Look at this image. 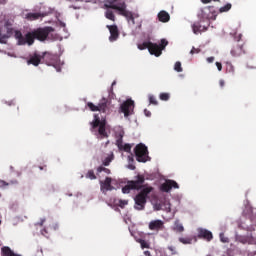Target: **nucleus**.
Here are the masks:
<instances>
[{
  "mask_svg": "<svg viewBox=\"0 0 256 256\" xmlns=\"http://www.w3.org/2000/svg\"><path fill=\"white\" fill-rule=\"evenodd\" d=\"M149 102H150V104H155V105L158 104V100H157L156 96H154L153 94L149 95Z\"/></svg>",
  "mask_w": 256,
  "mask_h": 256,
  "instance_id": "35",
  "label": "nucleus"
},
{
  "mask_svg": "<svg viewBox=\"0 0 256 256\" xmlns=\"http://www.w3.org/2000/svg\"><path fill=\"white\" fill-rule=\"evenodd\" d=\"M144 112H145L146 116H151V112H150V110H147V108L144 110Z\"/></svg>",
  "mask_w": 256,
  "mask_h": 256,
  "instance_id": "43",
  "label": "nucleus"
},
{
  "mask_svg": "<svg viewBox=\"0 0 256 256\" xmlns=\"http://www.w3.org/2000/svg\"><path fill=\"white\" fill-rule=\"evenodd\" d=\"M1 253L3 256H22V255H18L17 253H14V251H12L10 247H2Z\"/></svg>",
  "mask_w": 256,
  "mask_h": 256,
  "instance_id": "22",
  "label": "nucleus"
},
{
  "mask_svg": "<svg viewBox=\"0 0 256 256\" xmlns=\"http://www.w3.org/2000/svg\"><path fill=\"white\" fill-rule=\"evenodd\" d=\"M171 16L169 14V12H167L166 10H161L158 13V19L160 22H169Z\"/></svg>",
  "mask_w": 256,
  "mask_h": 256,
  "instance_id": "20",
  "label": "nucleus"
},
{
  "mask_svg": "<svg viewBox=\"0 0 256 256\" xmlns=\"http://www.w3.org/2000/svg\"><path fill=\"white\" fill-rule=\"evenodd\" d=\"M87 106L90 110H92V112H107L108 100L107 98H101L97 105L94 104V102H87Z\"/></svg>",
  "mask_w": 256,
  "mask_h": 256,
  "instance_id": "9",
  "label": "nucleus"
},
{
  "mask_svg": "<svg viewBox=\"0 0 256 256\" xmlns=\"http://www.w3.org/2000/svg\"><path fill=\"white\" fill-rule=\"evenodd\" d=\"M97 171L98 172H106V174H111V170H110V168H106V166L104 165V166H98V168H97Z\"/></svg>",
  "mask_w": 256,
  "mask_h": 256,
  "instance_id": "30",
  "label": "nucleus"
},
{
  "mask_svg": "<svg viewBox=\"0 0 256 256\" xmlns=\"http://www.w3.org/2000/svg\"><path fill=\"white\" fill-rule=\"evenodd\" d=\"M216 66H217L219 71H221L222 68H223V64H221V62H216Z\"/></svg>",
  "mask_w": 256,
  "mask_h": 256,
  "instance_id": "41",
  "label": "nucleus"
},
{
  "mask_svg": "<svg viewBox=\"0 0 256 256\" xmlns=\"http://www.w3.org/2000/svg\"><path fill=\"white\" fill-rule=\"evenodd\" d=\"M57 70H58V71H60V70H61V68H58Z\"/></svg>",
  "mask_w": 256,
  "mask_h": 256,
  "instance_id": "51",
  "label": "nucleus"
},
{
  "mask_svg": "<svg viewBox=\"0 0 256 256\" xmlns=\"http://www.w3.org/2000/svg\"><path fill=\"white\" fill-rule=\"evenodd\" d=\"M128 168H130L131 170H135L136 166H135V164H129Z\"/></svg>",
  "mask_w": 256,
  "mask_h": 256,
  "instance_id": "42",
  "label": "nucleus"
},
{
  "mask_svg": "<svg viewBox=\"0 0 256 256\" xmlns=\"http://www.w3.org/2000/svg\"><path fill=\"white\" fill-rule=\"evenodd\" d=\"M145 255L146 256H150V252L149 251H145Z\"/></svg>",
  "mask_w": 256,
  "mask_h": 256,
  "instance_id": "46",
  "label": "nucleus"
},
{
  "mask_svg": "<svg viewBox=\"0 0 256 256\" xmlns=\"http://www.w3.org/2000/svg\"><path fill=\"white\" fill-rule=\"evenodd\" d=\"M107 120L106 118H100L99 114L94 115V120L91 122V132L97 136V138H108L109 134L106 131Z\"/></svg>",
  "mask_w": 256,
  "mask_h": 256,
  "instance_id": "3",
  "label": "nucleus"
},
{
  "mask_svg": "<svg viewBox=\"0 0 256 256\" xmlns=\"http://www.w3.org/2000/svg\"><path fill=\"white\" fill-rule=\"evenodd\" d=\"M134 152L138 162H147L148 156V148L145 144H137L134 148Z\"/></svg>",
  "mask_w": 256,
  "mask_h": 256,
  "instance_id": "8",
  "label": "nucleus"
},
{
  "mask_svg": "<svg viewBox=\"0 0 256 256\" xmlns=\"http://www.w3.org/2000/svg\"><path fill=\"white\" fill-rule=\"evenodd\" d=\"M174 230L178 231V233H183L184 226L181 224V222H175Z\"/></svg>",
  "mask_w": 256,
  "mask_h": 256,
  "instance_id": "26",
  "label": "nucleus"
},
{
  "mask_svg": "<svg viewBox=\"0 0 256 256\" xmlns=\"http://www.w3.org/2000/svg\"><path fill=\"white\" fill-rule=\"evenodd\" d=\"M180 243H183L184 245H190L193 241V239L190 238V236H186L184 238V236H180V239H179Z\"/></svg>",
  "mask_w": 256,
  "mask_h": 256,
  "instance_id": "24",
  "label": "nucleus"
},
{
  "mask_svg": "<svg viewBox=\"0 0 256 256\" xmlns=\"http://www.w3.org/2000/svg\"><path fill=\"white\" fill-rule=\"evenodd\" d=\"M51 32H54L52 26L37 28L36 30H32V32H27L25 36L22 34L21 30H15L14 38H16L19 46H25L26 44L32 46L36 39L40 41L46 40Z\"/></svg>",
  "mask_w": 256,
  "mask_h": 256,
  "instance_id": "1",
  "label": "nucleus"
},
{
  "mask_svg": "<svg viewBox=\"0 0 256 256\" xmlns=\"http://www.w3.org/2000/svg\"><path fill=\"white\" fill-rule=\"evenodd\" d=\"M43 57L49 66H55L58 62V56H56L55 54L45 52Z\"/></svg>",
  "mask_w": 256,
  "mask_h": 256,
  "instance_id": "15",
  "label": "nucleus"
},
{
  "mask_svg": "<svg viewBox=\"0 0 256 256\" xmlns=\"http://www.w3.org/2000/svg\"><path fill=\"white\" fill-rule=\"evenodd\" d=\"M135 110V100L128 98L120 105V111L124 113V116H131Z\"/></svg>",
  "mask_w": 256,
  "mask_h": 256,
  "instance_id": "10",
  "label": "nucleus"
},
{
  "mask_svg": "<svg viewBox=\"0 0 256 256\" xmlns=\"http://www.w3.org/2000/svg\"><path fill=\"white\" fill-rule=\"evenodd\" d=\"M40 170H44V168H46V166H39Z\"/></svg>",
  "mask_w": 256,
  "mask_h": 256,
  "instance_id": "47",
  "label": "nucleus"
},
{
  "mask_svg": "<svg viewBox=\"0 0 256 256\" xmlns=\"http://www.w3.org/2000/svg\"><path fill=\"white\" fill-rule=\"evenodd\" d=\"M115 84H116V82H113V83H112V86H114Z\"/></svg>",
  "mask_w": 256,
  "mask_h": 256,
  "instance_id": "49",
  "label": "nucleus"
},
{
  "mask_svg": "<svg viewBox=\"0 0 256 256\" xmlns=\"http://www.w3.org/2000/svg\"><path fill=\"white\" fill-rule=\"evenodd\" d=\"M47 16L45 12H28V14L25 15L26 20H39L40 18H44Z\"/></svg>",
  "mask_w": 256,
  "mask_h": 256,
  "instance_id": "16",
  "label": "nucleus"
},
{
  "mask_svg": "<svg viewBox=\"0 0 256 256\" xmlns=\"http://www.w3.org/2000/svg\"><path fill=\"white\" fill-rule=\"evenodd\" d=\"M220 241H222V243H229L228 236H225L224 232H220Z\"/></svg>",
  "mask_w": 256,
  "mask_h": 256,
  "instance_id": "36",
  "label": "nucleus"
},
{
  "mask_svg": "<svg viewBox=\"0 0 256 256\" xmlns=\"http://www.w3.org/2000/svg\"><path fill=\"white\" fill-rule=\"evenodd\" d=\"M206 60L207 62L212 63L215 60V56H209L208 58H206Z\"/></svg>",
  "mask_w": 256,
  "mask_h": 256,
  "instance_id": "40",
  "label": "nucleus"
},
{
  "mask_svg": "<svg viewBox=\"0 0 256 256\" xmlns=\"http://www.w3.org/2000/svg\"><path fill=\"white\" fill-rule=\"evenodd\" d=\"M145 182V176L143 174H138L136 180H128L127 184L123 186L122 192L127 194L131 190L139 189L142 187V183Z\"/></svg>",
  "mask_w": 256,
  "mask_h": 256,
  "instance_id": "6",
  "label": "nucleus"
},
{
  "mask_svg": "<svg viewBox=\"0 0 256 256\" xmlns=\"http://www.w3.org/2000/svg\"><path fill=\"white\" fill-rule=\"evenodd\" d=\"M8 40L7 32L6 34H3V32H0V43L6 44Z\"/></svg>",
  "mask_w": 256,
  "mask_h": 256,
  "instance_id": "31",
  "label": "nucleus"
},
{
  "mask_svg": "<svg viewBox=\"0 0 256 256\" xmlns=\"http://www.w3.org/2000/svg\"><path fill=\"white\" fill-rule=\"evenodd\" d=\"M113 158H114V154H110L109 156H106V158H104V160H103L104 166H109V164H111Z\"/></svg>",
  "mask_w": 256,
  "mask_h": 256,
  "instance_id": "25",
  "label": "nucleus"
},
{
  "mask_svg": "<svg viewBox=\"0 0 256 256\" xmlns=\"http://www.w3.org/2000/svg\"><path fill=\"white\" fill-rule=\"evenodd\" d=\"M153 189V186H145L144 182H142L141 188L138 189L140 192L135 196V209H137V211H143V209H145L147 196Z\"/></svg>",
  "mask_w": 256,
  "mask_h": 256,
  "instance_id": "4",
  "label": "nucleus"
},
{
  "mask_svg": "<svg viewBox=\"0 0 256 256\" xmlns=\"http://www.w3.org/2000/svg\"><path fill=\"white\" fill-rule=\"evenodd\" d=\"M168 44V40H166V38H162L160 46L159 44L148 41L143 42L142 44H138V48L139 50H145L146 48H148L150 54H154L155 56H161L162 50H164L166 46H168Z\"/></svg>",
  "mask_w": 256,
  "mask_h": 256,
  "instance_id": "5",
  "label": "nucleus"
},
{
  "mask_svg": "<svg viewBox=\"0 0 256 256\" xmlns=\"http://www.w3.org/2000/svg\"><path fill=\"white\" fill-rule=\"evenodd\" d=\"M174 70H176L177 72H183V68H182L181 62H179V61L175 62Z\"/></svg>",
  "mask_w": 256,
  "mask_h": 256,
  "instance_id": "34",
  "label": "nucleus"
},
{
  "mask_svg": "<svg viewBox=\"0 0 256 256\" xmlns=\"http://www.w3.org/2000/svg\"><path fill=\"white\" fill-rule=\"evenodd\" d=\"M220 86L223 88L225 86V80L221 79L220 80Z\"/></svg>",
  "mask_w": 256,
  "mask_h": 256,
  "instance_id": "45",
  "label": "nucleus"
},
{
  "mask_svg": "<svg viewBox=\"0 0 256 256\" xmlns=\"http://www.w3.org/2000/svg\"><path fill=\"white\" fill-rule=\"evenodd\" d=\"M86 178H90L91 180H95V178H97L94 170H88V172L86 173Z\"/></svg>",
  "mask_w": 256,
  "mask_h": 256,
  "instance_id": "29",
  "label": "nucleus"
},
{
  "mask_svg": "<svg viewBox=\"0 0 256 256\" xmlns=\"http://www.w3.org/2000/svg\"><path fill=\"white\" fill-rule=\"evenodd\" d=\"M199 52H201L200 48H195V46H193L190 54H199Z\"/></svg>",
  "mask_w": 256,
  "mask_h": 256,
  "instance_id": "39",
  "label": "nucleus"
},
{
  "mask_svg": "<svg viewBox=\"0 0 256 256\" xmlns=\"http://www.w3.org/2000/svg\"><path fill=\"white\" fill-rule=\"evenodd\" d=\"M43 223H44V220H42V221L40 222V225H43Z\"/></svg>",
  "mask_w": 256,
  "mask_h": 256,
  "instance_id": "48",
  "label": "nucleus"
},
{
  "mask_svg": "<svg viewBox=\"0 0 256 256\" xmlns=\"http://www.w3.org/2000/svg\"><path fill=\"white\" fill-rule=\"evenodd\" d=\"M201 2H202L203 4H209L210 2H212V0H201Z\"/></svg>",
  "mask_w": 256,
  "mask_h": 256,
  "instance_id": "44",
  "label": "nucleus"
},
{
  "mask_svg": "<svg viewBox=\"0 0 256 256\" xmlns=\"http://www.w3.org/2000/svg\"><path fill=\"white\" fill-rule=\"evenodd\" d=\"M129 200H119V207L121 209H124V207H126V205H128Z\"/></svg>",
  "mask_w": 256,
  "mask_h": 256,
  "instance_id": "37",
  "label": "nucleus"
},
{
  "mask_svg": "<svg viewBox=\"0 0 256 256\" xmlns=\"http://www.w3.org/2000/svg\"><path fill=\"white\" fill-rule=\"evenodd\" d=\"M194 34H198V32H202L203 30H207L205 26H202L200 22H195L192 26Z\"/></svg>",
  "mask_w": 256,
  "mask_h": 256,
  "instance_id": "23",
  "label": "nucleus"
},
{
  "mask_svg": "<svg viewBox=\"0 0 256 256\" xmlns=\"http://www.w3.org/2000/svg\"><path fill=\"white\" fill-rule=\"evenodd\" d=\"M101 190H112V178L110 176H106L104 181L100 182Z\"/></svg>",
  "mask_w": 256,
  "mask_h": 256,
  "instance_id": "17",
  "label": "nucleus"
},
{
  "mask_svg": "<svg viewBox=\"0 0 256 256\" xmlns=\"http://www.w3.org/2000/svg\"><path fill=\"white\" fill-rule=\"evenodd\" d=\"M117 0H112L111 2H108L104 5L106 8L105 16L108 20H112L115 22L116 16L113 12V10H117L118 14L120 16H125L128 20H132V24H135V19L133 16V12L127 10V4L126 2H119V4H116Z\"/></svg>",
  "mask_w": 256,
  "mask_h": 256,
  "instance_id": "2",
  "label": "nucleus"
},
{
  "mask_svg": "<svg viewBox=\"0 0 256 256\" xmlns=\"http://www.w3.org/2000/svg\"><path fill=\"white\" fill-rule=\"evenodd\" d=\"M231 8H232V4L228 3L225 6H222L220 8V12H228L229 10H231Z\"/></svg>",
  "mask_w": 256,
  "mask_h": 256,
  "instance_id": "32",
  "label": "nucleus"
},
{
  "mask_svg": "<svg viewBox=\"0 0 256 256\" xmlns=\"http://www.w3.org/2000/svg\"><path fill=\"white\" fill-rule=\"evenodd\" d=\"M138 243L141 245L142 249H149L150 248L149 243H147V241H145L144 239H139Z\"/></svg>",
  "mask_w": 256,
  "mask_h": 256,
  "instance_id": "28",
  "label": "nucleus"
},
{
  "mask_svg": "<svg viewBox=\"0 0 256 256\" xmlns=\"http://www.w3.org/2000/svg\"><path fill=\"white\" fill-rule=\"evenodd\" d=\"M107 28L110 31V37L109 40L110 42H115V40H117V38H119V28L116 24H113L111 26H107Z\"/></svg>",
  "mask_w": 256,
  "mask_h": 256,
  "instance_id": "13",
  "label": "nucleus"
},
{
  "mask_svg": "<svg viewBox=\"0 0 256 256\" xmlns=\"http://www.w3.org/2000/svg\"><path fill=\"white\" fill-rule=\"evenodd\" d=\"M124 134H125L124 130H120V132L118 133V138L116 139V144L119 150H124V144H123Z\"/></svg>",
  "mask_w": 256,
  "mask_h": 256,
  "instance_id": "21",
  "label": "nucleus"
},
{
  "mask_svg": "<svg viewBox=\"0 0 256 256\" xmlns=\"http://www.w3.org/2000/svg\"><path fill=\"white\" fill-rule=\"evenodd\" d=\"M149 229L150 231H161V229H164L163 220H151L149 222Z\"/></svg>",
  "mask_w": 256,
  "mask_h": 256,
  "instance_id": "14",
  "label": "nucleus"
},
{
  "mask_svg": "<svg viewBox=\"0 0 256 256\" xmlns=\"http://www.w3.org/2000/svg\"><path fill=\"white\" fill-rule=\"evenodd\" d=\"M245 53V50L241 44H235L231 49L232 56H242Z\"/></svg>",
  "mask_w": 256,
  "mask_h": 256,
  "instance_id": "18",
  "label": "nucleus"
},
{
  "mask_svg": "<svg viewBox=\"0 0 256 256\" xmlns=\"http://www.w3.org/2000/svg\"><path fill=\"white\" fill-rule=\"evenodd\" d=\"M159 97H160V100H169L170 94L169 92H161Z\"/></svg>",
  "mask_w": 256,
  "mask_h": 256,
  "instance_id": "33",
  "label": "nucleus"
},
{
  "mask_svg": "<svg viewBox=\"0 0 256 256\" xmlns=\"http://www.w3.org/2000/svg\"><path fill=\"white\" fill-rule=\"evenodd\" d=\"M44 232H45V233H47V230H46V228H44Z\"/></svg>",
  "mask_w": 256,
  "mask_h": 256,
  "instance_id": "50",
  "label": "nucleus"
},
{
  "mask_svg": "<svg viewBox=\"0 0 256 256\" xmlns=\"http://www.w3.org/2000/svg\"><path fill=\"white\" fill-rule=\"evenodd\" d=\"M198 18H200V21L216 20L217 12L214 6H205L204 8H201L198 12Z\"/></svg>",
  "mask_w": 256,
  "mask_h": 256,
  "instance_id": "7",
  "label": "nucleus"
},
{
  "mask_svg": "<svg viewBox=\"0 0 256 256\" xmlns=\"http://www.w3.org/2000/svg\"><path fill=\"white\" fill-rule=\"evenodd\" d=\"M131 148H132L131 144H123V150L125 152H131Z\"/></svg>",
  "mask_w": 256,
  "mask_h": 256,
  "instance_id": "38",
  "label": "nucleus"
},
{
  "mask_svg": "<svg viewBox=\"0 0 256 256\" xmlns=\"http://www.w3.org/2000/svg\"><path fill=\"white\" fill-rule=\"evenodd\" d=\"M13 34H14V28H12L11 26L6 25L7 40H8V38H11V36H13Z\"/></svg>",
  "mask_w": 256,
  "mask_h": 256,
  "instance_id": "27",
  "label": "nucleus"
},
{
  "mask_svg": "<svg viewBox=\"0 0 256 256\" xmlns=\"http://www.w3.org/2000/svg\"><path fill=\"white\" fill-rule=\"evenodd\" d=\"M172 188H179V184L178 182H176V180L168 178L167 180H165V182H163V184H161V190L163 192H170Z\"/></svg>",
  "mask_w": 256,
  "mask_h": 256,
  "instance_id": "11",
  "label": "nucleus"
},
{
  "mask_svg": "<svg viewBox=\"0 0 256 256\" xmlns=\"http://www.w3.org/2000/svg\"><path fill=\"white\" fill-rule=\"evenodd\" d=\"M41 60H42V56H40V54H37V52H35L34 54H32V56H30V58L28 60V64H33L34 66H39Z\"/></svg>",
  "mask_w": 256,
  "mask_h": 256,
  "instance_id": "19",
  "label": "nucleus"
},
{
  "mask_svg": "<svg viewBox=\"0 0 256 256\" xmlns=\"http://www.w3.org/2000/svg\"><path fill=\"white\" fill-rule=\"evenodd\" d=\"M198 238L206 241H212L213 232H211V230H207V228H198Z\"/></svg>",
  "mask_w": 256,
  "mask_h": 256,
  "instance_id": "12",
  "label": "nucleus"
}]
</instances>
